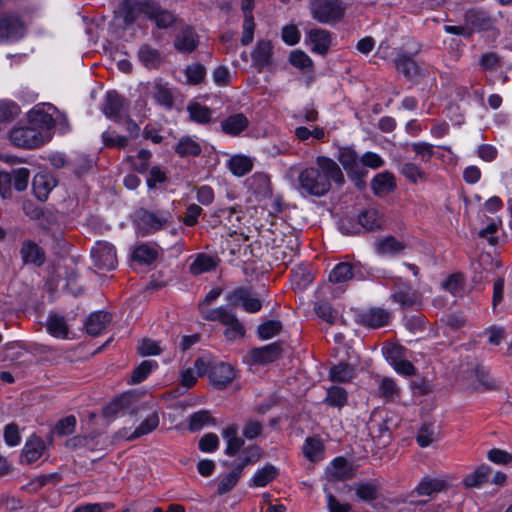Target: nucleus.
Segmentation results:
<instances>
[{
  "instance_id": "1",
  "label": "nucleus",
  "mask_w": 512,
  "mask_h": 512,
  "mask_svg": "<svg viewBox=\"0 0 512 512\" xmlns=\"http://www.w3.org/2000/svg\"><path fill=\"white\" fill-rule=\"evenodd\" d=\"M298 190L302 195L322 197L332 188V183L342 186L345 178L338 163L326 156H317L313 165L298 174Z\"/></svg>"
},
{
  "instance_id": "2",
  "label": "nucleus",
  "mask_w": 512,
  "mask_h": 512,
  "mask_svg": "<svg viewBox=\"0 0 512 512\" xmlns=\"http://www.w3.org/2000/svg\"><path fill=\"white\" fill-rule=\"evenodd\" d=\"M55 121L43 108L35 107L28 113L24 125L15 126L9 134L11 142L22 148H36L49 140Z\"/></svg>"
},
{
  "instance_id": "3",
  "label": "nucleus",
  "mask_w": 512,
  "mask_h": 512,
  "mask_svg": "<svg viewBox=\"0 0 512 512\" xmlns=\"http://www.w3.org/2000/svg\"><path fill=\"white\" fill-rule=\"evenodd\" d=\"M225 300L226 304L212 310L206 320H238L237 309H242L247 313H256L263 306L260 295L250 286H240L229 291Z\"/></svg>"
},
{
  "instance_id": "4",
  "label": "nucleus",
  "mask_w": 512,
  "mask_h": 512,
  "mask_svg": "<svg viewBox=\"0 0 512 512\" xmlns=\"http://www.w3.org/2000/svg\"><path fill=\"white\" fill-rule=\"evenodd\" d=\"M172 220L173 216L169 210L150 211L142 208L138 211V231L142 236L155 234L164 229Z\"/></svg>"
},
{
  "instance_id": "5",
  "label": "nucleus",
  "mask_w": 512,
  "mask_h": 512,
  "mask_svg": "<svg viewBox=\"0 0 512 512\" xmlns=\"http://www.w3.org/2000/svg\"><path fill=\"white\" fill-rule=\"evenodd\" d=\"M310 10L315 20L325 24L335 23L344 15L340 0H311Z\"/></svg>"
},
{
  "instance_id": "6",
  "label": "nucleus",
  "mask_w": 512,
  "mask_h": 512,
  "mask_svg": "<svg viewBox=\"0 0 512 512\" xmlns=\"http://www.w3.org/2000/svg\"><path fill=\"white\" fill-rule=\"evenodd\" d=\"M140 12L153 21L159 29H169L178 21L174 12L152 0H145V3L140 4Z\"/></svg>"
},
{
  "instance_id": "7",
  "label": "nucleus",
  "mask_w": 512,
  "mask_h": 512,
  "mask_svg": "<svg viewBox=\"0 0 512 512\" xmlns=\"http://www.w3.org/2000/svg\"><path fill=\"white\" fill-rule=\"evenodd\" d=\"M246 453L249 455L245 457V459H243L240 463H238L231 472L220 479L217 489L220 495L231 491L238 483L243 469L247 465L256 462L260 457V451L257 447H251L247 449Z\"/></svg>"
},
{
  "instance_id": "8",
  "label": "nucleus",
  "mask_w": 512,
  "mask_h": 512,
  "mask_svg": "<svg viewBox=\"0 0 512 512\" xmlns=\"http://www.w3.org/2000/svg\"><path fill=\"white\" fill-rule=\"evenodd\" d=\"M281 346L278 343H271L248 351L244 357V363L249 366L267 365L280 358Z\"/></svg>"
},
{
  "instance_id": "9",
  "label": "nucleus",
  "mask_w": 512,
  "mask_h": 512,
  "mask_svg": "<svg viewBox=\"0 0 512 512\" xmlns=\"http://www.w3.org/2000/svg\"><path fill=\"white\" fill-rule=\"evenodd\" d=\"M464 22L470 29L472 36L475 32L492 30L495 27L496 19L484 9L471 8L464 13Z\"/></svg>"
},
{
  "instance_id": "10",
  "label": "nucleus",
  "mask_w": 512,
  "mask_h": 512,
  "mask_svg": "<svg viewBox=\"0 0 512 512\" xmlns=\"http://www.w3.org/2000/svg\"><path fill=\"white\" fill-rule=\"evenodd\" d=\"M103 113L115 122H122L129 112V102L115 91L106 93Z\"/></svg>"
},
{
  "instance_id": "11",
  "label": "nucleus",
  "mask_w": 512,
  "mask_h": 512,
  "mask_svg": "<svg viewBox=\"0 0 512 512\" xmlns=\"http://www.w3.org/2000/svg\"><path fill=\"white\" fill-rule=\"evenodd\" d=\"M91 257L99 270H113L117 266L116 250L108 242H97L91 249Z\"/></svg>"
},
{
  "instance_id": "12",
  "label": "nucleus",
  "mask_w": 512,
  "mask_h": 512,
  "mask_svg": "<svg viewBox=\"0 0 512 512\" xmlns=\"http://www.w3.org/2000/svg\"><path fill=\"white\" fill-rule=\"evenodd\" d=\"M358 276H361L360 264L340 262L331 270L329 281L333 284H342Z\"/></svg>"
},
{
  "instance_id": "13",
  "label": "nucleus",
  "mask_w": 512,
  "mask_h": 512,
  "mask_svg": "<svg viewBox=\"0 0 512 512\" xmlns=\"http://www.w3.org/2000/svg\"><path fill=\"white\" fill-rule=\"evenodd\" d=\"M448 486L447 481L442 477L425 476L421 479L415 489L410 493L413 496L431 497L434 494L444 491Z\"/></svg>"
},
{
  "instance_id": "14",
  "label": "nucleus",
  "mask_w": 512,
  "mask_h": 512,
  "mask_svg": "<svg viewBox=\"0 0 512 512\" xmlns=\"http://www.w3.org/2000/svg\"><path fill=\"white\" fill-rule=\"evenodd\" d=\"M199 45V36L191 26H185L176 34L174 48L180 53H192Z\"/></svg>"
},
{
  "instance_id": "15",
  "label": "nucleus",
  "mask_w": 512,
  "mask_h": 512,
  "mask_svg": "<svg viewBox=\"0 0 512 512\" xmlns=\"http://www.w3.org/2000/svg\"><path fill=\"white\" fill-rule=\"evenodd\" d=\"M23 22L18 15L4 14L0 16V38L5 40L18 39L23 35Z\"/></svg>"
},
{
  "instance_id": "16",
  "label": "nucleus",
  "mask_w": 512,
  "mask_h": 512,
  "mask_svg": "<svg viewBox=\"0 0 512 512\" xmlns=\"http://www.w3.org/2000/svg\"><path fill=\"white\" fill-rule=\"evenodd\" d=\"M250 121L243 113H234L220 122L221 131L230 137H238L248 129Z\"/></svg>"
},
{
  "instance_id": "17",
  "label": "nucleus",
  "mask_w": 512,
  "mask_h": 512,
  "mask_svg": "<svg viewBox=\"0 0 512 512\" xmlns=\"http://www.w3.org/2000/svg\"><path fill=\"white\" fill-rule=\"evenodd\" d=\"M357 221L366 231L380 230L385 223L382 211L374 206L361 210L357 216Z\"/></svg>"
},
{
  "instance_id": "18",
  "label": "nucleus",
  "mask_w": 512,
  "mask_h": 512,
  "mask_svg": "<svg viewBox=\"0 0 512 512\" xmlns=\"http://www.w3.org/2000/svg\"><path fill=\"white\" fill-rule=\"evenodd\" d=\"M273 45L269 40H259L251 53L254 67L259 71L272 64Z\"/></svg>"
},
{
  "instance_id": "19",
  "label": "nucleus",
  "mask_w": 512,
  "mask_h": 512,
  "mask_svg": "<svg viewBox=\"0 0 512 512\" xmlns=\"http://www.w3.org/2000/svg\"><path fill=\"white\" fill-rule=\"evenodd\" d=\"M235 378L234 368L227 363H215L209 371V379L218 388H224Z\"/></svg>"
},
{
  "instance_id": "20",
  "label": "nucleus",
  "mask_w": 512,
  "mask_h": 512,
  "mask_svg": "<svg viewBox=\"0 0 512 512\" xmlns=\"http://www.w3.org/2000/svg\"><path fill=\"white\" fill-rule=\"evenodd\" d=\"M56 185L57 181L51 174L40 172L33 178L32 189L38 200L46 201Z\"/></svg>"
},
{
  "instance_id": "21",
  "label": "nucleus",
  "mask_w": 512,
  "mask_h": 512,
  "mask_svg": "<svg viewBox=\"0 0 512 512\" xmlns=\"http://www.w3.org/2000/svg\"><path fill=\"white\" fill-rule=\"evenodd\" d=\"M307 37L312 52L320 55H325L328 52L332 41L329 31L320 28L310 29Z\"/></svg>"
},
{
  "instance_id": "22",
  "label": "nucleus",
  "mask_w": 512,
  "mask_h": 512,
  "mask_svg": "<svg viewBox=\"0 0 512 512\" xmlns=\"http://www.w3.org/2000/svg\"><path fill=\"white\" fill-rule=\"evenodd\" d=\"M375 251L381 256H396L405 251L407 244L394 236L378 239L374 244Z\"/></svg>"
},
{
  "instance_id": "23",
  "label": "nucleus",
  "mask_w": 512,
  "mask_h": 512,
  "mask_svg": "<svg viewBox=\"0 0 512 512\" xmlns=\"http://www.w3.org/2000/svg\"><path fill=\"white\" fill-rule=\"evenodd\" d=\"M20 254L25 264H33L38 267L42 266L46 259L44 250L31 240L22 243Z\"/></svg>"
},
{
  "instance_id": "24",
  "label": "nucleus",
  "mask_w": 512,
  "mask_h": 512,
  "mask_svg": "<svg viewBox=\"0 0 512 512\" xmlns=\"http://www.w3.org/2000/svg\"><path fill=\"white\" fill-rule=\"evenodd\" d=\"M45 450L44 441L38 436H31L22 450V462L27 464L37 461Z\"/></svg>"
},
{
  "instance_id": "25",
  "label": "nucleus",
  "mask_w": 512,
  "mask_h": 512,
  "mask_svg": "<svg viewBox=\"0 0 512 512\" xmlns=\"http://www.w3.org/2000/svg\"><path fill=\"white\" fill-rule=\"evenodd\" d=\"M314 280V274L307 266H297L291 273V286L293 290L302 292L307 289Z\"/></svg>"
},
{
  "instance_id": "26",
  "label": "nucleus",
  "mask_w": 512,
  "mask_h": 512,
  "mask_svg": "<svg viewBox=\"0 0 512 512\" xmlns=\"http://www.w3.org/2000/svg\"><path fill=\"white\" fill-rule=\"evenodd\" d=\"M222 437L226 442L225 454L236 455L244 445V440L238 435V427L229 425L222 431Z\"/></svg>"
},
{
  "instance_id": "27",
  "label": "nucleus",
  "mask_w": 512,
  "mask_h": 512,
  "mask_svg": "<svg viewBox=\"0 0 512 512\" xmlns=\"http://www.w3.org/2000/svg\"><path fill=\"white\" fill-rule=\"evenodd\" d=\"M395 187V177L390 172L378 173L371 181V188L374 194L378 196H383L392 192Z\"/></svg>"
},
{
  "instance_id": "28",
  "label": "nucleus",
  "mask_w": 512,
  "mask_h": 512,
  "mask_svg": "<svg viewBox=\"0 0 512 512\" xmlns=\"http://www.w3.org/2000/svg\"><path fill=\"white\" fill-rule=\"evenodd\" d=\"M327 474L332 480H345L352 477V468L345 458L337 457L328 466Z\"/></svg>"
},
{
  "instance_id": "29",
  "label": "nucleus",
  "mask_w": 512,
  "mask_h": 512,
  "mask_svg": "<svg viewBox=\"0 0 512 512\" xmlns=\"http://www.w3.org/2000/svg\"><path fill=\"white\" fill-rule=\"evenodd\" d=\"M152 96L154 100L161 106L172 108L174 105V97L167 83L162 80H155L152 86Z\"/></svg>"
},
{
  "instance_id": "30",
  "label": "nucleus",
  "mask_w": 512,
  "mask_h": 512,
  "mask_svg": "<svg viewBox=\"0 0 512 512\" xmlns=\"http://www.w3.org/2000/svg\"><path fill=\"white\" fill-rule=\"evenodd\" d=\"M217 267V260L215 257L199 253L189 266L190 273L193 275H200L203 273L211 272Z\"/></svg>"
},
{
  "instance_id": "31",
  "label": "nucleus",
  "mask_w": 512,
  "mask_h": 512,
  "mask_svg": "<svg viewBox=\"0 0 512 512\" xmlns=\"http://www.w3.org/2000/svg\"><path fill=\"white\" fill-rule=\"evenodd\" d=\"M159 426L158 412L153 411L134 429L130 435H125L127 440H134L144 435L150 434Z\"/></svg>"
},
{
  "instance_id": "32",
  "label": "nucleus",
  "mask_w": 512,
  "mask_h": 512,
  "mask_svg": "<svg viewBox=\"0 0 512 512\" xmlns=\"http://www.w3.org/2000/svg\"><path fill=\"white\" fill-rule=\"evenodd\" d=\"M227 168L233 175L242 177L252 170L253 160L245 155H234L227 161Z\"/></svg>"
},
{
  "instance_id": "33",
  "label": "nucleus",
  "mask_w": 512,
  "mask_h": 512,
  "mask_svg": "<svg viewBox=\"0 0 512 512\" xmlns=\"http://www.w3.org/2000/svg\"><path fill=\"white\" fill-rule=\"evenodd\" d=\"M151 158V151L147 149H141L136 155L127 156L126 161L130 165L131 169L135 172L146 174L149 170Z\"/></svg>"
},
{
  "instance_id": "34",
  "label": "nucleus",
  "mask_w": 512,
  "mask_h": 512,
  "mask_svg": "<svg viewBox=\"0 0 512 512\" xmlns=\"http://www.w3.org/2000/svg\"><path fill=\"white\" fill-rule=\"evenodd\" d=\"M395 67L397 71L402 73L408 79H413L420 75L419 65L407 54L399 55L395 59Z\"/></svg>"
},
{
  "instance_id": "35",
  "label": "nucleus",
  "mask_w": 512,
  "mask_h": 512,
  "mask_svg": "<svg viewBox=\"0 0 512 512\" xmlns=\"http://www.w3.org/2000/svg\"><path fill=\"white\" fill-rule=\"evenodd\" d=\"M44 327L51 336L58 339L71 340L79 336L67 325V322H44Z\"/></svg>"
},
{
  "instance_id": "36",
  "label": "nucleus",
  "mask_w": 512,
  "mask_h": 512,
  "mask_svg": "<svg viewBox=\"0 0 512 512\" xmlns=\"http://www.w3.org/2000/svg\"><path fill=\"white\" fill-rule=\"evenodd\" d=\"M400 173L412 184H419L428 180V174L416 163L405 162L401 165Z\"/></svg>"
},
{
  "instance_id": "37",
  "label": "nucleus",
  "mask_w": 512,
  "mask_h": 512,
  "mask_svg": "<svg viewBox=\"0 0 512 512\" xmlns=\"http://www.w3.org/2000/svg\"><path fill=\"white\" fill-rule=\"evenodd\" d=\"M277 468L271 464H267L256 470L251 478L250 487H264L277 476Z\"/></svg>"
},
{
  "instance_id": "38",
  "label": "nucleus",
  "mask_w": 512,
  "mask_h": 512,
  "mask_svg": "<svg viewBox=\"0 0 512 512\" xmlns=\"http://www.w3.org/2000/svg\"><path fill=\"white\" fill-rule=\"evenodd\" d=\"M356 376L355 368L347 363H339L330 368L329 379L333 382H349Z\"/></svg>"
},
{
  "instance_id": "39",
  "label": "nucleus",
  "mask_w": 512,
  "mask_h": 512,
  "mask_svg": "<svg viewBox=\"0 0 512 512\" xmlns=\"http://www.w3.org/2000/svg\"><path fill=\"white\" fill-rule=\"evenodd\" d=\"M304 456L311 462H318L324 459V445L317 438H307L303 445Z\"/></svg>"
},
{
  "instance_id": "40",
  "label": "nucleus",
  "mask_w": 512,
  "mask_h": 512,
  "mask_svg": "<svg viewBox=\"0 0 512 512\" xmlns=\"http://www.w3.org/2000/svg\"><path fill=\"white\" fill-rule=\"evenodd\" d=\"M138 58L140 62L149 69H156L161 63L160 52L147 44L140 47Z\"/></svg>"
},
{
  "instance_id": "41",
  "label": "nucleus",
  "mask_w": 512,
  "mask_h": 512,
  "mask_svg": "<svg viewBox=\"0 0 512 512\" xmlns=\"http://www.w3.org/2000/svg\"><path fill=\"white\" fill-rule=\"evenodd\" d=\"M337 159L347 173H358V169L360 168L359 157L353 149L342 148L339 151Z\"/></svg>"
},
{
  "instance_id": "42",
  "label": "nucleus",
  "mask_w": 512,
  "mask_h": 512,
  "mask_svg": "<svg viewBox=\"0 0 512 512\" xmlns=\"http://www.w3.org/2000/svg\"><path fill=\"white\" fill-rule=\"evenodd\" d=\"M175 152L181 157H196L201 154L202 148L201 145L190 136H183L180 138L175 148Z\"/></svg>"
},
{
  "instance_id": "43",
  "label": "nucleus",
  "mask_w": 512,
  "mask_h": 512,
  "mask_svg": "<svg viewBox=\"0 0 512 512\" xmlns=\"http://www.w3.org/2000/svg\"><path fill=\"white\" fill-rule=\"evenodd\" d=\"M348 393L340 386H331L327 389V394L324 403L328 406L335 408H342L347 404Z\"/></svg>"
},
{
  "instance_id": "44",
  "label": "nucleus",
  "mask_w": 512,
  "mask_h": 512,
  "mask_svg": "<svg viewBox=\"0 0 512 512\" xmlns=\"http://www.w3.org/2000/svg\"><path fill=\"white\" fill-rule=\"evenodd\" d=\"M157 257L158 251L146 243L136 246L132 253L134 261L145 265H150L157 259Z\"/></svg>"
},
{
  "instance_id": "45",
  "label": "nucleus",
  "mask_w": 512,
  "mask_h": 512,
  "mask_svg": "<svg viewBox=\"0 0 512 512\" xmlns=\"http://www.w3.org/2000/svg\"><path fill=\"white\" fill-rule=\"evenodd\" d=\"M393 298L403 307L418 308L421 305V295L410 288L399 290Z\"/></svg>"
},
{
  "instance_id": "46",
  "label": "nucleus",
  "mask_w": 512,
  "mask_h": 512,
  "mask_svg": "<svg viewBox=\"0 0 512 512\" xmlns=\"http://www.w3.org/2000/svg\"><path fill=\"white\" fill-rule=\"evenodd\" d=\"M490 473L491 468L489 466L481 465L464 477L463 484L465 487H479L488 481Z\"/></svg>"
},
{
  "instance_id": "47",
  "label": "nucleus",
  "mask_w": 512,
  "mask_h": 512,
  "mask_svg": "<svg viewBox=\"0 0 512 512\" xmlns=\"http://www.w3.org/2000/svg\"><path fill=\"white\" fill-rule=\"evenodd\" d=\"M190 119L199 124H207L211 121L212 110L200 103H190L187 107Z\"/></svg>"
},
{
  "instance_id": "48",
  "label": "nucleus",
  "mask_w": 512,
  "mask_h": 512,
  "mask_svg": "<svg viewBox=\"0 0 512 512\" xmlns=\"http://www.w3.org/2000/svg\"><path fill=\"white\" fill-rule=\"evenodd\" d=\"M215 420L212 418L209 411L201 410L193 413L189 418V429L191 431H198L207 426H214Z\"/></svg>"
},
{
  "instance_id": "49",
  "label": "nucleus",
  "mask_w": 512,
  "mask_h": 512,
  "mask_svg": "<svg viewBox=\"0 0 512 512\" xmlns=\"http://www.w3.org/2000/svg\"><path fill=\"white\" fill-rule=\"evenodd\" d=\"M158 368V363L155 360L142 361L132 372L131 382L138 384L143 382L149 374Z\"/></svg>"
},
{
  "instance_id": "50",
  "label": "nucleus",
  "mask_w": 512,
  "mask_h": 512,
  "mask_svg": "<svg viewBox=\"0 0 512 512\" xmlns=\"http://www.w3.org/2000/svg\"><path fill=\"white\" fill-rule=\"evenodd\" d=\"M439 430L434 424H423L417 435V442L421 447H427L438 439Z\"/></svg>"
},
{
  "instance_id": "51",
  "label": "nucleus",
  "mask_w": 512,
  "mask_h": 512,
  "mask_svg": "<svg viewBox=\"0 0 512 512\" xmlns=\"http://www.w3.org/2000/svg\"><path fill=\"white\" fill-rule=\"evenodd\" d=\"M145 3V1L138 0H124L122 3V16L124 23L126 25H130L135 22L137 18V12H140V4Z\"/></svg>"
},
{
  "instance_id": "52",
  "label": "nucleus",
  "mask_w": 512,
  "mask_h": 512,
  "mask_svg": "<svg viewBox=\"0 0 512 512\" xmlns=\"http://www.w3.org/2000/svg\"><path fill=\"white\" fill-rule=\"evenodd\" d=\"M9 176H11V185L17 191H23L27 188L30 172L27 168H18L13 169L9 172Z\"/></svg>"
},
{
  "instance_id": "53",
  "label": "nucleus",
  "mask_w": 512,
  "mask_h": 512,
  "mask_svg": "<svg viewBox=\"0 0 512 512\" xmlns=\"http://www.w3.org/2000/svg\"><path fill=\"white\" fill-rule=\"evenodd\" d=\"M399 387L395 380L389 377L381 378L379 382V393L382 397L393 400L399 396Z\"/></svg>"
},
{
  "instance_id": "54",
  "label": "nucleus",
  "mask_w": 512,
  "mask_h": 512,
  "mask_svg": "<svg viewBox=\"0 0 512 512\" xmlns=\"http://www.w3.org/2000/svg\"><path fill=\"white\" fill-rule=\"evenodd\" d=\"M289 62L302 71L309 70L313 66L312 59L301 50L292 51L289 55Z\"/></svg>"
},
{
  "instance_id": "55",
  "label": "nucleus",
  "mask_w": 512,
  "mask_h": 512,
  "mask_svg": "<svg viewBox=\"0 0 512 512\" xmlns=\"http://www.w3.org/2000/svg\"><path fill=\"white\" fill-rule=\"evenodd\" d=\"M137 351L141 356H156L161 354L162 349L157 341L143 338L137 346Z\"/></svg>"
},
{
  "instance_id": "56",
  "label": "nucleus",
  "mask_w": 512,
  "mask_h": 512,
  "mask_svg": "<svg viewBox=\"0 0 512 512\" xmlns=\"http://www.w3.org/2000/svg\"><path fill=\"white\" fill-rule=\"evenodd\" d=\"M411 149L423 162H429L435 154L434 146L428 142H414Z\"/></svg>"
},
{
  "instance_id": "57",
  "label": "nucleus",
  "mask_w": 512,
  "mask_h": 512,
  "mask_svg": "<svg viewBox=\"0 0 512 512\" xmlns=\"http://www.w3.org/2000/svg\"><path fill=\"white\" fill-rule=\"evenodd\" d=\"M102 141L106 147L124 149L128 146L129 140L126 136L114 132L105 131L102 133Z\"/></svg>"
},
{
  "instance_id": "58",
  "label": "nucleus",
  "mask_w": 512,
  "mask_h": 512,
  "mask_svg": "<svg viewBox=\"0 0 512 512\" xmlns=\"http://www.w3.org/2000/svg\"><path fill=\"white\" fill-rule=\"evenodd\" d=\"M185 75L190 84H199L205 78L206 69L200 63H193L187 66L185 70Z\"/></svg>"
},
{
  "instance_id": "59",
  "label": "nucleus",
  "mask_w": 512,
  "mask_h": 512,
  "mask_svg": "<svg viewBox=\"0 0 512 512\" xmlns=\"http://www.w3.org/2000/svg\"><path fill=\"white\" fill-rule=\"evenodd\" d=\"M146 183L148 188L154 189L158 184L165 183L168 179L166 172L158 165L148 170Z\"/></svg>"
},
{
  "instance_id": "60",
  "label": "nucleus",
  "mask_w": 512,
  "mask_h": 512,
  "mask_svg": "<svg viewBox=\"0 0 512 512\" xmlns=\"http://www.w3.org/2000/svg\"><path fill=\"white\" fill-rule=\"evenodd\" d=\"M203 209L195 203L187 206L184 217L181 219L185 226L193 227L198 224V218L202 214Z\"/></svg>"
},
{
  "instance_id": "61",
  "label": "nucleus",
  "mask_w": 512,
  "mask_h": 512,
  "mask_svg": "<svg viewBox=\"0 0 512 512\" xmlns=\"http://www.w3.org/2000/svg\"><path fill=\"white\" fill-rule=\"evenodd\" d=\"M281 330V322H262L258 326V335L262 340L276 336Z\"/></svg>"
},
{
  "instance_id": "62",
  "label": "nucleus",
  "mask_w": 512,
  "mask_h": 512,
  "mask_svg": "<svg viewBox=\"0 0 512 512\" xmlns=\"http://www.w3.org/2000/svg\"><path fill=\"white\" fill-rule=\"evenodd\" d=\"M382 352L385 359L391 366L404 357L403 347L396 344H390L383 347Z\"/></svg>"
},
{
  "instance_id": "63",
  "label": "nucleus",
  "mask_w": 512,
  "mask_h": 512,
  "mask_svg": "<svg viewBox=\"0 0 512 512\" xmlns=\"http://www.w3.org/2000/svg\"><path fill=\"white\" fill-rule=\"evenodd\" d=\"M254 18H245L242 24V36L240 42L243 46H248L253 42L255 32Z\"/></svg>"
},
{
  "instance_id": "64",
  "label": "nucleus",
  "mask_w": 512,
  "mask_h": 512,
  "mask_svg": "<svg viewBox=\"0 0 512 512\" xmlns=\"http://www.w3.org/2000/svg\"><path fill=\"white\" fill-rule=\"evenodd\" d=\"M315 314L322 320H332L337 317L336 311L326 301H318L314 304Z\"/></svg>"
}]
</instances>
